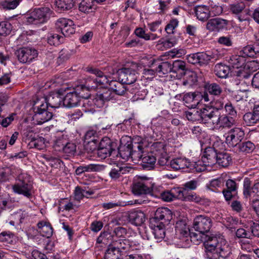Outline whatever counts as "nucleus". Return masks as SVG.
<instances>
[{
    "label": "nucleus",
    "instance_id": "63",
    "mask_svg": "<svg viewBox=\"0 0 259 259\" xmlns=\"http://www.w3.org/2000/svg\"><path fill=\"white\" fill-rule=\"evenodd\" d=\"M31 143L32 145L38 150L42 149L45 147V139L41 137L33 138Z\"/></svg>",
    "mask_w": 259,
    "mask_h": 259
},
{
    "label": "nucleus",
    "instance_id": "12",
    "mask_svg": "<svg viewBox=\"0 0 259 259\" xmlns=\"http://www.w3.org/2000/svg\"><path fill=\"white\" fill-rule=\"evenodd\" d=\"M118 80L122 83L131 84L137 79L136 72L135 70L129 68H122L117 71Z\"/></svg>",
    "mask_w": 259,
    "mask_h": 259
},
{
    "label": "nucleus",
    "instance_id": "33",
    "mask_svg": "<svg viewBox=\"0 0 259 259\" xmlns=\"http://www.w3.org/2000/svg\"><path fill=\"white\" fill-rule=\"evenodd\" d=\"M205 89L207 93L214 96H220L223 93L221 85L215 82L206 83L205 85Z\"/></svg>",
    "mask_w": 259,
    "mask_h": 259
},
{
    "label": "nucleus",
    "instance_id": "16",
    "mask_svg": "<svg viewBox=\"0 0 259 259\" xmlns=\"http://www.w3.org/2000/svg\"><path fill=\"white\" fill-rule=\"evenodd\" d=\"M228 21L220 18L211 19L206 24V28L210 31H219L226 28Z\"/></svg>",
    "mask_w": 259,
    "mask_h": 259
},
{
    "label": "nucleus",
    "instance_id": "42",
    "mask_svg": "<svg viewBox=\"0 0 259 259\" xmlns=\"http://www.w3.org/2000/svg\"><path fill=\"white\" fill-rule=\"evenodd\" d=\"M186 69V63L181 60H176L171 65V72L174 73L184 74Z\"/></svg>",
    "mask_w": 259,
    "mask_h": 259
},
{
    "label": "nucleus",
    "instance_id": "26",
    "mask_svg": "<svg viewBox=\"0 0 259 259\" xmlns=\"http://www.w3.org/2000/svg\"><path fill=\"white\" fill-rule=\"evenodd\" d=\"M177 194V197L178 199L184 201H193L195 202H199L201 198L195 193H188L186 190H181L178 189L176 190Z\"/></svg>",
    "mask_w": 259,
    "mask_h": 259
},
{
    "label": "nucleus",
    "instance_id": "53",
    "mask_svg": "<svg viewBox=\"0 0 259 259\" xmlns=\"http://www.w3.org/2000/svg\"><path fill=\"white\" fill-rule=\"evenodd\" d=\"M243 120L247 126H251L259 122L253 112L245 113L243 116Z\"/></svg>",
    "mask_w": 259,
    "mask_h": 259
},
{
    "label": "nucleus",
    "instance_id": "60",
    "mask_svg": "<svg viewBox=\"0 0 259 259\" xmlns=\"http://www.w3.org/2000/svg\"><path fill=\"white\" fill-rule=\"evenodd\" d=\"M242 52L247 56L253 57L254 55L259 53V47H257V50H255V46L248 45L243 48Z\"/></svg>",
    "mask_w": 259,
    "mask_h": 259
},
{
    "label": "nucleus",
    "instance_id": "3",
    "mask_svg": "<svg viewBox=\"0 0 259 259\" xmlns=\"http://www.w3.org/2000/svg\"><path fill=\"white\" fill-rule=\"evenodd\" d=\"M52 11L48 7L34 9L26 16L28 24H39L46 23L50 18Z\"/></svg>",
    "mask_w": 259,
    "mask_h": 259
},
{
    "label": "nucleus",
    "instance_id": "59",
    "mask_svg": "<svg viewBox=\"0 0 259 259\" xmlns=\"http://www.w3.org/2000/svg\"><path fill=\"white\" fill-rule=\"evenodd\" d=\"M67 141V140L63 136L58 137L54 141V146L56 150H62Z\"/></svg>",
    "mask_w": 259,
    "mask_h": 259
},
{
    "label": "nucleus",
    "instance_id": "38",
    "mask_svg": "<svg viewBox=\"0 0 259 259\" xmlns=\"http://www.w3.org/2000/svg\"><path fill=\"white\" fill-rule=\"evenodd\" d=\"M217 163L222 167H227L231 161V158L229 153L226 152H217Z\"/></svg>",
    "mask_w": 259,
    "mask_h": 259
},
{
    "label": "nucleus",
    "instance_id": "39",
    "mask_svg": "<svg viewBox=\"0 0 259 259\" xmlns=\"http://www.w3.org/2000/svg\"><path fill=\"white\" fill-rule=\"evenodd\" d=\"M230 72L228 66L222 63L217 64L214 67V72L220 78H226Z\"/></svg>",
    "mask_w": 259,
    "mask_h": 259
},
{
    "label": "nucleus",
    "instance_id": "30",
    "mask_svg": "<svg viewBox=\"0 0 259 259\" xmlns=\"http://www.w3.org/2000/svg\"><path fill=\"white\" fill-rule=\"evenodd\" d=\"M74 0H55L56 8L57 11L64 12L72 9L74 6Z\"/></svg>",
    "mask_w": 259,
    "mask_h": 259
},
{
    "label": "nucleus",
    "instance_id": "23",
    "mask_svg": "<svg viewBox=\"0 0 259 259\" xmlns=\"http://www.w3.org/2000/svg\"><path fill=\"white\" fill-rule=\"evenodd\" d=\"M141 161V165L143 169L151 170L155 167L156 158L152 153H146L144 154Z\"/></svg>",
    "mask_w": 259,
    "mask_h": 259
},
{
    "label": "nucleus",
    "instance_id": "55",
    "mask_svg": "<svg viewBox=\"0 0 259 259\" xmlns=\"http://www.w3.org/2000/svg\"><path fill=\"white\" fill-rule=\"evenodd\" d=\"M13 174V171L11 167L4 168L0 171V182H5L9 180V176Z\"/></svg>",
    "mask_w": 259,
    "mask_h": 259
},
{
    "label": "nucleus",
    "instance_id": "40",
    "mask_svg": "<svg viewBox=\"0 0 259 259\" xmlns=\"http://www.w3.org/2000/svg\"><path fill=\"white\" fill-rule=\"evenodd\" d=\"M78 8L80 12L84 13H91L95 10L93 0H82Z\"/></svg>",
    "mask_w": 259,
    "mask_h": 259
},
{
    "label": "nucleus",
    "instance_id": "5",
    "mask_svg": "<svg viewBox=\"0 0 259 259\" xmlns=\"http://www.w3.org/2000/svg\"><path fill=\"white\" fill-rule=\"evenodd\" d=\"M211 226L212 220L210 217L203 215L197 216L194 220L193 228L198 233L191 232V239L193 236L207 235Z\"/></svg>",
    "mask_w": 259,
    "mask_h": 259
},
{
    "label": "nucleus",
    "instance_id": "19",
    "mask_svg": "<svg viewBox=\"0 0 259 259\" xmlns=\"http://www.w3.org/2000/svg\"><path fill=\"white\" fill-rule=\"evenodd\" d=\"M134 140L137 141V144L135 142V145H134V148L132 150L131 156L130 159L134 162H137L140 159L142 160L143 157L145 152L143 151V146L141 145L142 142V138L140 137L135 138Z\"/></svg>",
    "mask_w": 259,
    "mask_h": 259
},
{
    "label": "nucleus",
    "instance_id": "15",
    "mask_svg": "<svg viewBox=\"0 0 259 259\" xmlns=\"http://www.w3.org/2000/svg\"><path fill=\"white\" fill-rule=\"evenodd\" d=\"M123 141L124 139H121L120 141L121 145L118 148V154L122 159L126 161L130 159L132 150L134 148V145L131 139L125 144L123 143Z\"/></svg>",
    "mask_w": 259,
    "mask_h": 259
},
{
    "label": "nucleus",
    "instance_id": "58",
    "mask_svg": "<svg viewBox=\"0 0 259 259\" xmlns=\"http://www.w3.org/2000/svg\"><path fill=\"white\" fill-rule=\"evenodd\" d=\"M67 25H66L65 28L62 32V34L64 36H69L71 34L75 32L74 24L71 20L69 19Z\"/></svg>",
    "mask_w": 259,
    "mask_h": 259
},
{
    "label": "nucleus",
    "instance_id": "2",
    "mask_svg": "<svg viewBox=\"0 0 259 259\" xmlns=\"http://www.w3.org/2000/svg\"><path fill=\"white\" fill-rule=\"evenodd\" d=\"M217 108L211 106H205L200 108L201 122L214 125L219 119V109L223 107L224 103L222 101L216 102Z\"/></svg>",
    "mask_w": 259,
    "mask_h": 259
},
{
    "label": "nucleus",
    "instance_id": "64",
    "mask_svg": "<svg viewBox=\"0 0 259 259\" xmlns=\"http://www.w3.org/2000/svg\"><path fill=\"white\" fill-rule=\"evenodd\" d=\"M252 234L249 231L246 230L244 228L238 229L236 232V236L238 238H246L251 239Z\"/></svg>",
    "mask_w": 259,
    "mask_h": 259
},
{
    "label": "nucleus",
    "instance_id": "22",
    "mask_svg": "<svg viewBox=\"0 0 259 259\" xmlns=\"http://www.w3.org/2000/svg\"><path fill=\"white\" fill-rule=\"evenodd\" d=\"M34 114L33 116V120L35 121L37 124H41L49 120H50L53 117L52 112L48 110H43L39 111V110H34Z\"/></svg>",
    "mask_w": 259,
    "mask_h": 259
},
{
    "label": "nucleus",
    "instance_id": "47",
    "mask_svg": "<svg viewBox=\"0 0 259 259\" xmlns=\"http://www.w3.org/2000/svg\"><path fill=\"white\" fill-rule=\"evenodd\" d=\"M157 68L156 67L154 60L149 62L148 68L143 70V74L147 77V78H153L155 75L157 73Z\"/></svg>",
    "mask_w": 259,
    "mask_h": 259
},
{
    "label": "nucleus",
    "instance_id": "11",
    "mask_svg": "<svg viewBox=\"0 0 259 259\" xmlns=\"http://www.w3.org/2000/svg\"><path fill=\"white\" fill-rule=\"evenodd\" d=\"M16 55L20 62L27 63L31 62L38 55L37 51L31 48H22L16 52Z\"/></svg>",
    "mask_w": 259,
    "mask_h": 259
},
{
    "label": "nucleus",
    "instance_id": "45",
    "mask_svg": "<svg viewBox=\"0 0 259 259\" xmlns=\"http://www.w3.org/2000/svg\"><path fill=\"white\" fill-rule=\"evenodd\" d=\"M245 60L242 56L234 55L231 57L229 62L234 68H239L245 63Z\"/></svg>",
    "mask_w": 259,
    "mask_h": 259
},
{
    "label": "nucleus",
    "instance_id": "10",
    "mask_svg": "<svg viewBox=\"0 0 259 259\" xmlns=\"http://www.w3.org/2000/svg\"><path fill=\"white\" fill-rule=\"evenodd\" d=\"M226 142L230 146L238 145L244 138V132L240 127H234L226 134Z\"/></svg>",
    "mask_w": 259,
    "mask_h": 259
},
{
    "label": "nucleus",
    "instance_id": "13",
    "mask_svg": "<svg viewBox=\"0 0 259 259\" xmlns=\"http://www.w3.org/2000/svg\"><path fill=\"white\" fill-rule=\"evenodd\" d=\"M231 254V248L224 239L213 253V256L209 259H219L220 257L226 259L228 258Z\"/></svg>",
    "mask_w": 259,
    "mask_h": 259
},
{
    "label": "nucleus",
    "instance_id": "7",
    "mask_svg": "<svg viewBox=\"0 0 259 259\" xmlns=\"http://www.w3.org/2000/svg\"><path fill=\"white\" fill-rule=\"evenodd\" d=\"M81 88L76 86L73 91L68 93L63 97V106L73 108L78 106L81 98H86L89 96L88 93L85 94L81 92Z\"/></svg>",
    "mask_w": 259,
    "mask_h": 259
},
{
    "label": "nucleus",
    "instance_id": "24",
    "mask_svg": "<svg viewBox=\"0 0 259 259\" xmlns=\"http://www.w3.org/2000/svg\"><path fill=\"white\" fill-rule=\"evenodd\" d=\"M47 103L53 108H57L61 106H63V97L58 93L50 94L46 98Z\"/></svg>",
    "mask_w": 259,
    "mask_h": 259
},
{
    "label": "nucleus",
    "instance_id": "21",
    "mask_svg": "<svg viewBox=\"0 0 259 259\" xmlns=\"http://www.w3.org/2000/svg\"><path fill=\"white\" fill-rule=\"evenodd\" d=\"M130 168V167L115 163L111 168L109 176L112 180H116L122 175L128 172Z\"/></svg>",
    "mask_w": 259,
    "mask_h": 259
},
{
    "label": "nucleus",
    "instance_id": "56",
    "mask_svg": "<svg viewBox=\"0 0 259 259\" xmlns=\"http://www.w3.org/2000/svg\"><path fill=\"white\" fill-rule=\"evenodd\" d=\"M14 241V235L10 232H2L0 234V241L6 244H12Z\"/></svg>",
    "mask_w": 259,
    "mask_h": 259
},
{
    "label": "nucleus",
    "instance_id": "54",
    "mask_svg": "<svg viewBox=\"0 0 259 259\" xmlns=\"http://www.w3.org/2000/svg\"><path fill=\"white\" fill-rule=\"evenodd\" d=\"M240 243L241 249L246 252H251L254 250L255 246L251 239L242 240Z\"/></svg>",
    "mask_w": 259,
    "mask_h": 259
},
{
    "label": "nucleus",
    "instance_id": "25",
    "mask_svg": "<svg viewBox=\"0 0 259 259\" xmlns=\"http://www.w3.org/2000/svg\"><path fill=\"white\" fill-rule=\"evenodd\" d=\"M195 13L197 18L201 21H205L210 17V10L205 5L196 6Z\"/></svg>",
    "mask_w": 259,
    "mask_h": 259
},
{
    "label": "nucleus",
    "instance_id": "62",
    "mask_svg": "<svg viewBox=\"0 0 259 259\" xmlns=\"http://www.w3.org/2000/svg\"><path fill=\"white\" fill-rule=\"evenodd\" d=\"M177 40L174 37H170L164 40L161 39L158 41V45H162L163 47L165 49L170 48L177 44Z\"/></svg>",
    "mask_w": 259,
    "mask_h": 259
},
{
    "label": "nucleus",
    "instance_id": "36",
    "mask_svg": "<svg viewBox=\"0 0 259 259\" xmlns=\"http://www.w3.org/2000/svg\"><path fill=\"white\" fill-rule=\"evenodd\" d=\"M157 72L163 74L171 72V64L168 62H161L160 60H154Z\"/></svg>",
    "mask_w": 259,
    "mask_h": 259
},
{
    "label": "nucleus",
    "instance_id": "41",
    "mask_svg": "<svg viewBox=\"0 0 259 259\" xmlns=\"http://www.w3.org/2000/svg\"><path fill=\"white\" fill-rule=\"evenodd\" d=\"M175 228L176 233L181 234L183 236H187L188 235H190L191 233L190 232L189 227L183 221L177 222Z\"/></svg>",
    "mask_w": 259,
    "mask_h": 259
},
{
    "label": "nucleus",
    "instance_id": "20",
    "mask_svg": "<svg viewBox=\"0 0 259 259\" xmlns=\"http://www.w3.org/2000/svg\"><path fill=\"white\" fill-rule=\"evenodd\" d=\"M97 137V133L95 130H91L86 132L84 137V143L86 144L87 149L91 145L90 150L94 151L96 149L98 142Z\"/></svg>",
    "mask_w": 259,
    "mask_h": 259
},
{
    "label": "nucleus",
    "instance_id": "17",
    "mask_svg": "<svg viewBox=\"0 0 259 259\" xmlns=\"http://www.w3.org/2000/svg\"><path fill=\"white\" fill-rule=\"evenodd\" d=\"M187 59L188 62L191 64H198L200 65H203L208 64L209 58L207 53L198 52L188 55L187 56Z\"/></svg>",
    "mask_w": 259,
    "mask_h": 259
},
{
    "label": "nucleus",
    "instance_id": "37",
    "mask_svg": "<svg viewBox=\"0 0 259 259\" xmlns=\"http://www.w3.org/2000/svg\"><path fill=\"white\" fill-rule=\"evenodd\" d=\"M121 251L116 248L113 244L109 245L108 249L105 253V259H121L120 256Z\"/></svg>",
    "mask_w": 259,
    "mask_h": 259
},
{
    "label": "nucleus",
    "instance_id": "44",
    "mask_svg": "<svg viewBox=\"0 0 259 259\" xmlns=\"http://www.w3.org/2000/svg\"><path fill=\"white\" fill-rule=\"evenodd\" d=\"M99 147L103 149L106 148V150L112 152L115 150L116 147V144L112 142L109 138L105 137L100 141Z\"/></svg>",
    "mask_w": 259,
    "mask_h": 259
},
{
    "label": "nucleus",
    "instance_id": "43",
    "mask_svg": "<svg viewBox=\"0 0 259 259\" xmlns=\"http://www.w3.org/2000/svg\"><path fill=\"white\" fill-rule=\"evenodd\" d=\"M245 5L243 2H237L229 5L230 11L233 14L238 15L244 12Z\"/></svg>",
    "mask_w": 259,
    "mask_h": 259
},
{
    "label": "nucleus",
    "instance_id": "1",
    "mask_svg": "<svg viewBox=\"0 0 259 259\" xmlns=\"http://www.w3.org/2000/svg\"><path fill=\"white\" fill-rule=\"evenodd\" d=\"M224 240L223 237L213 234L202 236L199 235L198 236H193L192 237V241H193L196 244H199L201 242H203L206 259H209L213 256V253Z\"/></svg>",
    "mask_w": 259,
    "mask_h": 259
},
{
    "label": "nucleus",
    "instance_id": "61",
    "mask_svg": "<svg viewBox=\"0 0 259 259\" xmlns=\"http://www.w3.org/2000/svg\"><path fill=\"white\" fill-rule=\"evenodd\" d=\"M105 102L115 99V93L111 90H105L102 93H99Z\"/></svg>",
    "mask_w": 259,
    "mask_h": 259
},
{
    "label": "nucleus",
    "instance_id": "28",
    "mask_svg": "<svg viewBox=\"0 0 259 259\" xmlns=\"http://www.w3.org/2000/svg\"><path fill=\"white\" fill-rule=\"evenodd\" d=\"M98 82L96 81V78H87L83 84L78 85L77 87L81 88V92L83 93L89 94V92L91 90H95L98 87Z\"/></svg>",
    "mask_w": 259,
    "mask_h": 259
},
{
    "label": "nucleus",
    "instance_id": "48",
    "mask_svg": "<svg viewBox=\"0 0 259 259\" xmlns=\"http://www.w3.org/2000/svg\"><path fill=\"white\" fill-rule=\"evenodd\" d=\"M23 0H5L1 2V6L5 10H13L17 7Z\"/></svg>",
    "mask_w": 259,
    "mask_h": 259
},
{
    "label": "nucleus",
    "instance_id": "27",
    "mask_svg": "<svg viewBox=\"0 0 259 259\" xmlns=\"http://www.w3.org/2000/svg\"><path fill=\"white\" fill-rule=\"evenodd\" d=\"M104 166L97 164H90L78 166L75 170L77 175H80L84 172H97L103 170Z\"/></svg>",
    "mask_w": 259,
    "mask_h": 259
},
{
    "label": "nucleus",
    "instance_id": "18",
    "mask_svg": "<svg viewBox=\"0 0 259 259\" xmlns=\"http://www.w3.org/2000/svg\"><path fill=\"white\" fill-rule=\"evenodd\" d=\"M150 184L147 180L141 179L134 184L133 192L136 195H142L149 193L151 192Z\"/></svg>",
    "mask_w": 259,
    "mask_h": 259
},
{
    "label": "nucleus",
    "instance_id": "9",
    "mask_svg": "<svg viewBox=\"0 0 259 259\" xmlns=\"http://www.w3.org/2000/svg\"><path fill=\"white\" fill-rule=\"evenodd\" d=\"M172 218L171 211L167 208H158L156 210L154 217L151 220L154 224H160L165 226L169 224Z\"/></svg>",
    "mask_w": 259,
    "mask_h": 259
},
{
    "label": "nucleus",
    "instance_id": "8",
    "mask_svg": "<svg viewBox=\"0 0 259 259\" xmlns=\"http://www.w3.org/2000/svg\"><path fill=\"white\" fill-rule=\"evenodd\" d=\"M217 152L218 150L214 147L205 148L201 156V161L196 162L198 166L205 167V166L213 165L217 163Z\"/></svg>",
    "mask_w": 259,
    "mask_h": 259
},
{
    "label": "nucleus",
    "instance_id": "34",
    "mask_svg": "<svg viewBox=\"0 0 259 259\" xmlns=\"http://www.w3.org/2000/svg\"><path fill=\"white\" fill-rule=\"evenodd\" d=\"M38 232L40 234L47 238H50L53 234V228L49 223L40 222L37 224Z\"/></svg>",
    "mask_w": 259,
    "mask_h": 259
},
{
    "label": "nucleus",
    "instance_id": "50",
    "mask_svg": "<svg viewBox=\"0 0 259 259\" xmlns=\"http://www.w3.org/2000/svg\"><path fill=\"white\" fill-rule=\"evenodd\" d=\"M113 245L118 250H125L130 248L131 245L128 240L118 239L114 240L112 242Z\"/></svg>",
    "mask_w": 259,
    "mask_h": 259
},
{
    "label": "nucleus",
    "instance_id": "29",
    "mask_svg": "<svg viewBox=\"0 0 259 259\" xmlns=\"http://www.w3.org/2000/svg\"><path fill=\"white\" fill-rule=\"evenodd\" d=\"M219 119L217 123H215L214 126L223 127H231L235 124V120L233 117H231L227 115H221L219 112Z\"/></svg>",
    "mask_w": 259,
    "mask_h": 259
},
{
    "label": "nucleus",
    "instance_id": "52",
    "mask_svg": "<svg viewBox=\"0 0 259 259\" xmlns=\"http://www.w3.org/2000/svg\"><path fill=\"white\" fill-rule=\"evenodd\" d=\"M64 40V37L57 34L51 33L48 37V42L50 45L58 46Z\"/></svg>",
    "mask_w": 259,
    "mask_h": 259
},
{
    "label": "nucleus",
    "instance_id": "46",
    "mask_svg": "<svg viewBox=\"0 0 259 259\" xmlns=\"http://www.w3.org/2000/svg\"><path fill=\"white\" fill-rule=\"evenodd\" d=\"M155 228L153 231V234L157 242L161 241L165 237V232L164 229L165 226L160 224H154Z\"/></svg>",
    "mask_w": 259,
    "mask_h": 259
},
{
    "label": "nucleus",
    "instance_id": "49",
    "mask_svg": "<svg viewBox=\"0 0 259 259\" xmlns=\"http://www.w3.org/2000/svg\"><path fill=\"white\" fill-rule=\"evenodd\" d=\"M185 113L189 120L201 122L200 109L197 108L192 111H186Z\"/></svg>",
    "mask_w": 259,
    "mask_h": 259
},
{
    "label": "nucleus",
    "instance_id": "57",
    "mask_svg": "<svg viewBox=\"0 0 259 259\" xmlns=\"http://www.w3.org/2000/svg\"><path fill=\"white\" fill-rule=\"evenodd\" d=\"M12 30V25L8 22H0V35H9Z\"/></svg>",
    "mask_w": 259,
    "mask_h": 259
},
{
    "label": "nucleus",
    "instance_id": "14",
    "mask_svg": "<svg viewBox=\"0 0 259 259\" xmlns=\"http://www.w3.org/2000/svg\"><path fill=\"white\" fill-rule=\"evenodd\" d=\"M201 96L198 92L188 93L184 94L183 100L189 108H195L199 104Z\"/></svg>",
    "mask_w": 259,
    "mask_h": 259
},
{
    "label": "nucleus",
    "instance_id": "35",
    "mask_svg": "<svg viewBox=\"0 0 259 259\" xmlns=\"http://www.w3.org/2000/svg\"><path fill=\"white\" fill-rule=\"evenodd\" d=\"M124 83H122L121 82L119 81V82L111 80L109 83V85L110 89L115 93V95H119L122 96L123 95L126 91V89L125 86L123 85Z\"/></svg>",
    "mask_w": 259,
    "mask_h": 259
},
{
    "label": "nucleus",
    "instance_id": "6",
    "mask_svg": "<svg viewBox=\"0 0 259 259\" xmlns=\"http://www.w3.org/2000/svg\"><path fill=\"white\" fill-rule=\"evenodd\" d=\"M169 167L174 170H180L185 168L192 172L204 170V167H199L196 162H191L185 157H179L172 159L169 162Z\"/></svg>",
    "mask_w": 259,
    "mask_h": 259
},
{
    "label": "nucleus",
    "instance_id": "31",
    "mask_svg": "<svg viewBox=\"0 0 259 259\" xmlns=\"http://www.w3.org/2000/svg\"><path fill=\"white\" fill-rule=\"evenodd\" d=\"M88 71L97 76V78H96V81L98 82V84H109V83L111 81V80H110V77H107V75H104L101 71L98 69L92 68L88 69Z\"/></svg>",
    "mask_w": 259,
    "mask_h": 259
},
{
    "label": "nucleus",
    "instance_id": "32",
    "mask_svg": "<svg viewBox=\"0 0 259 259\" xmlns=\"http://www.w3.org/2000/svg\"><path fill=\"white\" fill-rule=\"evenodd\" d=\"M129 219L132 224L140 226L145 222V215L141 211H136L130 213Z\"/></svg>",
    "mask_w": 259,
    "mask_h": 259
},
{
    "label": "nucleus",
    "instance_id": "51",
    "mask_svg": "<svg viewBox=\"0 0 259 259\" xmlns=\"http://www.w3.org/2000/svg\"><path fill=\"white\" fill-rule=\"evenodd\" d=\"M239 149L240 151L245 153H249L252 152L255 149L254 144L250 141H247L243 142L239 145Z\"/></svg>",
    "mask_w": 259,
    "mask_h": 259
},
{
    "label": "nucleus",
    "instance_id": "4",
    "mask_svg": "<svg viewBox=\"0 0 259 259\" xmlns=\"http://www.w3.org/2000/svg\"><path fill=\"white\" fill-rule=\"evenodd\" d=\"M18 180V183L12 186L13 191L30 198L32 196L33 189L30 176L26 173H22L19 175Z\"/></svg>",
    "mask_w": 259,
    "mask_h": 259
}]
</instances>
